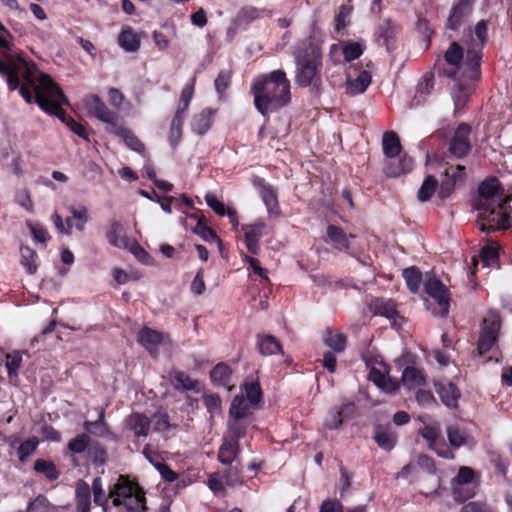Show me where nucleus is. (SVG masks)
I'll use <instances>...</instances> for the list:
<instances>
[{
  "instance_id": "f704fd0d",
  "label": "nucleus",
  "mask_w": 512,
  "mask_h": 512,
  "mask_svg": "<svg viewBox=\"0 0 512 512\" xmlns=\"http://www.w3.org/2000/svg\"><path fill=\"white\" fill-rule=\"evenodd\" d=\"M251 422L252 419L228 416L227 432L224 436L239 441L242 437L245 436L246 430Z\"/></svg>"
},
{
  "instance_id": "4468645a",
  "label": "nucleus",
  "mask_w": 512,
  "mask_h": 512,
  "mask_svg": "<svg viewBox=\"0 0 512 512\" xmlns=\"http://www.w3.org/2000/svg\"><path fill=\"white\" fill-rule=\"evenodd\" d=\"M264 10H260L254 6L242 7L232 20L226 32L228 41H232L239 30H246L248 26L255 20L262 17Z\"/></svg>"
},
{
  "instance_id": "8fccbe9b",
  "label": "nucleus",
  "mask_w": 512,
  "mask_h": 512,
  "mask_svg": "<svg viewBox=\"0 0 512 512\" xmlns=\"http://www.w3.org/2000/svg\"><path fill=\"white\" fill-rule=\"evenodd\" d=\"M22 363V354L19 351H14L6 355L5 367L7 369L8 378L13 381L18 378V369Z\"/></svg>"
},
{
  "instance_id": "aec40b11",
  "label": "nucleus",
  "mask_w": 512,
  "mask_h": 512,
  "mask_svg": "<svg viewBox=\"0 0 512 512\" xmlns=\"http://www.w3.org/2000/svg\"><path fill=\"white\" fill-rule=\"evenodd\" d=\"M254 184L260 188L261 198L267 208L269 215L271 216H279L280 208L278 204L277 194L274 191L273 187L266 183V181L262 178H258L255 180Z\"/></svg>"
},
{
  "instance_id": "7c9ffc66",
  "label": "nucleus",
  "mask_w": 512,
  "mask_h": 512,
  "mask_svg": "<svg viewBox=\"0 0 512 512\" xmlns=\"http://www.w3.org/2000/svg\"><path fill=\"white\" fill-rule=\"evenodd\" d=\"M118 44L125 52L134 53L139 50L141 41L130 26H124L118 36Z\"/></svg>"
},
{
  "instance_id": "39448f33",
  "label": "nucleus",
  "mask_w": 512,
  "mask_h": 512,
  "mask_svg": "<svg viewBox=\"0 0 512 512\" xmlns=\"http://www.w3.org/2000/svg\"><path fill=\"white\" fill-rule=\"evenodd\" d=\"M114 506H124L126 512H146L145 492L137 484L123 476L119 477L113 491L110 492Z\"/></svg>"
},
{
  "instance_id": "f3484780",
  "label": "nucleus",
  "mask_w": 512,
  "mask_h": 512,
  "mask_svg": "<svg viewBox=\"0 0 512 512\" xmlns=\"http://www.w3.org/2000/svg\"><path fill=\"white\" fill-rule=\"evenodd\" d=\"M414 167V160L407 154L399 159L389 158L384 162L383 172L387 177L396 178L410 172Z\"/></svg>"
},
{
  "instance_id": "79ce46f5",
  "label": "nucleus",
  "mask_w": 512,
  "mask_h": 512,
  "mask_svg": "<svg viewBox=\"0 0 512 512\" xmlns=\"http://www.w3.org/2000/svg\"><path fill=\"white\" fill-rule=\"evenodd\" d=\"M228 416L252 419L250 404L247 403L243 394L234 396L230 404Z\"/></svg>"
},
{
  "instance_id": "13d9d810",
  "label": "nucleus",
  "mask_w": 512,
  "mask_h": 512,
  "mask_svg": "<svg viewBox=\"0 0 512 512\" xmlns=\"http://www.w3.org/2000/svg\"><path fill=\"white\" fill-rule=\"evenodd\" d=\"M26 226L29 229L33 239L39 243H46L49 240L48 231L39 222L31 220L26 221Z\"/></svg>"
},
{
  "instance_id": "6e6552de",
  "label": "nucleus",
  "mask_w": 512,
  "mask_h": 512,
  "mask_svg": "<svg viewBox=\"0 0 512 512\" xmlns=\"http://www.w3.org/2000/svg\"><path fill=\"white\" fill-rule=\"evenodd\" d=\"M21 62L23 64V69L17 67L12 61L0 60V75L6 77L7 86L10 91H14L16 89L20 91L22 86H26L32 94L35 95L34 88L26 82L24 74L29 66H37L34 63H28L25 60H21ZM37 73L38 75L43 74L42 72H39V70H37Z\"/></svg>"
},
{
  "instance_id": "49530a36",
  "label": "nucleus",
  "mask_w": 512,
  "mask_h": 512,
  "mask_svg": "<svg viewBox=\"0 0 512 512\" xmlns=\"http://www.w3.org/2000/svg\"><path fill=\"white\" fill-rule=\"evenodd\" d=\"M33 468L37 473L43 474L50 481L57 480L60 476V471L51 461L37 459L34 462Z\"/></svg>"
},
{
  "instance_id": "864d4df0",
  "label": "nucleus",
  "mask_w": 512,
  "mask_h": 512,
  "mask_svg": "<svg viewBox=\"0 0 512 512\" xmlns=\"http://www.w3.org/2000/svg\"><path fill=\"white\" fill-rule=\"evenodd\" d=\"M437 186L438 182L436 178L432 175L427 176L418 190V200L420 202L429 201L435 193Z\"/></svg>"
},
{
  "instance_id": "a878e982",
  "label": "nucleus",
  "mask_w": 512,
  "mask_h": 512,
  "mask_svg": "<svg viewBox=\"0 0 512 512\" xmlns=\"http://www.w3.org/2000/svg\"><path fill=\"white\" fill-rule=\"evenodd\" d=\"M328 240L334 245V247L340 251L347 252L350 248L349 240L354 239V234H347L345 231L336 225H329L327 227Z\"/></svg>"
},
{
  "instance_id": "4d7b16f0",
  "label": "nucleus",
  "mask_w": 512,
  "mask_h": 512,
  "mask_svg": "<svg viewBox=\"0 0 512 512\" xmlns=\"http://www.w3.org/2000/svg\"><path fill=\"white\" fill-rule=\"evenodd\" d=\"M353 408L354 405L352 403L343 404L339 410L330 413L329 417L325 422V426L331 430L339 428L343 422V413L346 410Z\"/></svg>"
},
{
  "instance_id": "f8f14e48",
  "label": "nucleus",
  "mask_w": 512,
  "mask_h": 512,
  "mask_svg": "<svg viewBox=\"0 0 512 512\" xmlns=\"http://www.w3.org/2000/svg\"><path fill=\"white\" fill-rule=\"evenodd\" d=\"M501 321L496 313H489L483 320L482 331L478 340L479 353L486 354L491 350L498 338Z\"/></svg>"
},
{
  "instance_id": "37998d69",
  "label": "nucleus",
  "mask_w": 512,
  "mask_h": 512,
  "mask_svg": "<svg viewBox=\"0 0 512 512\" xmlns=\"http://www.w3.org/2000/svg\"><path fill=\"white\" fill-rule=\"evenodd\" d=\"M38 255L35 250L27 245L20 246V263L30 275L36 273L38 269Z\"/></svg>"
},
{
  "instance_id": "bb28decb",
  "label": "nucleus",
  "mask_w": 512,
  "mask_h": 512,
  "mask_svg": "<svg viewBox=\"0 0 512 512\" xmlns=\"http://www.w3.org/2000/svg\"><path fill=\"white\" fill-rule=\"evenodd\" d=\"M110 133L122 138L126 146L131 150L138 153H143L145 151L144 144L131 130L125 128L121 122L114 125Z\"/></svg>"
},
{
  "instance_id": "9d476101",
  "label": "nucleus",
  "mask_w": 512,
  "mask_h": 512,
  "mask_svg": "<svg viewBox=\"0 0 512 512\" xmlns=\"http://www.w3.org/2000/svg\"><path fill=\"white\" fill-rule=\"evenodd\" d=\"M503 189L499 187V182L496 178L483 181L478 187V196L473 200V208H483L488 205L503 202L505 197Z\"/></svg>"
},
{
  "instance_id": "20e7f679",
  "label": "nucleus",
  "mask_w": 512,
  "mask_h": 512,
  "mask_svg": "<svg viewBox=\"0 0 512 512\" xmlns=\"http://www.w3.org/2000/svg\"><path fill=\"white\" fill-rule=\"evenodd\" d=\"M511 198L512 196H507L503 202L483 208H474L478 211L477 224L482 232L492 233L509 229L512 226L511 207L509 205Z\"/></svg>"
},
{
  "instance_id": "2f4dec72",
  "label": "nucleus",
  "mask_w": 512,
  "mask_h": 512,
  "mask_svg": "<svg viewBox=\"0 0 512 512\" xmlns=\"http://www.w3.org/2000/svg\"><path fill=\"white\" fill-rule=\"evenodd\" d=\"M150 426L151 420L142 413H132L127 419V427L136 437H146Z\"/></svg>"
},
{
  "instance_id": "5701e85b",
  "label": "nucleus",
  "mask_w": 512,
  "mask_h": 512,
  "mask_svg": "<svg viewBox=\"0 0 512 512\" xmlns=\"http://www.w3.org/2000/svg\"><path fill=\"white\" fill-rule=\"evenodd\" d=\"M447 438L451 448L459 449L463 446H473L474 438L464 428L457 425H451L447 427Z\"/></svg>"
},
{
  "instance_id": "b1692460",
  "label": "nucleus",
  "mask_w": 512,
  "mask_h": 512,
  "mask_svg": "<svg viewBox=\"0 0 512 512\" xmlns=\"http://www.w3.org/2000/svg\"><path fill=\"white\" fill-rule=\"evenodd\" d=\"M455 80H457V83L452 89V98L455 105V111L460 112L468 101L472 92V87L466 82L468 79L461 76H458Z\"/></svg>"
},
{
  "instance_id": "2eb2a0df",
  "label": "nucleus",
  "mask_w": 512,
  "mask_h": 512,
  "mask_svg": "<svg viewBox=\"0 0 512 512\" xmlns=\"http://www.w3.org/2000/svg\"><path fill=\"white\" fill-rule=\"evenodd\" d=\"M475 476V472L468 466H461L458 474L453 481V497L458 502H464L472 498L475 494L474 488H468L465 493H462L463 485H471Z\"/></svg>"
},
{
  "instance_id": "0eeeda50",
  "label": "nucleus",
  "mask_w": 512,
  "mask_h": 512,
  "mask_svg": "<svg viewBox=\"0 0 512 512\" xmlns=\"http://www.w3.org/2000/svg\"><path fill=\"white\" fill-rule=\"evenodd\" d=\"M436 69L440 76H445L450 79H456L458 76H461L465 79H469V81L475 80L470 79L463 73L465 70L464 51L456 41H453L449 45L444 53V63L438 62Z\"/></svg>"
},
{
  "instance_id": "58836bf2",
  "label": "nucleus",
  "mask_w": 512,
  "mask_h": 512,
  "mask_svg": "<svg viewBox=\"0 0 512 512\" xmlns=\"http://www.w3.org/2000/svg\"><path fill=\"white\" fill-rule=\"evenodd\" d=\"M257 346L263 356H271L282 353V346L276 337L272 335H258Z\"/></svg>"
},
{
  "instance_id": "7ed1b4c3",
  "label": "nucleus",
  "mask_w": 512,
  "mask_h": 512,
  "mask_svg": "<svg viewBox=\"0 0 512 512\" xmlns=\"http://www.w3.org/2000/svg\"><path fill=\"white\" fill-rule=\"evenodd\" d=\"M295 62V83L319 91L322 84V51L310 37L292 47Z\"/></svg>"
},
{
  "instance_id": "4be33fe9",
  "label": "nucleus",
  "mask_w": 512,
  "mask_h": 512,
  "mask_svg": "<svg viewBox=\"0 0 512 512\" xmlns=\"http://www.w3.org/2000/svg\"><path fill=\"white\" fill-rule=\"evenodd\" d=\"M240 452L239 441L226 437H223L222 444L218 451V461L225 466H230L237 458Z\"/></svg>"
},
{
  "instance_id": "f257e3e1",
  "label": "nucleus",
  "mask_w": 512,
  "mask_h": 512,
  "mask_svg": "<svg viewBox=\"0 0 512 512\" xmlns=\"http://www.w3.org/2000/svg\"><path fill=\"white\" fill-rule=\"evenodd\" d=\"M24 78L35 90V95H33L26 86L20 88V95L26 103H36L43 112L57 117L66 124L74 134L84 140H89L86 128L72 117L67 116L63 106L69 105V100L48 74L38 75L36 67L31 65L27 68Z\"/></svg>"
},
{
  "instance_id": "c9c22d12",
  "label": "nucleus",
  "mask_w": 512,
  "mask_h": 512,
  "mask_svg": "<svg viewBox=\"0 0 512 512\" xmlns=\"http://www.w3.org/2000/svg\"><path fill=\"white\" fill-rule=\"evenodd\" d=\"M399 32V26L390 19L384 20L377 27V36L383 40L387 51H391L392 43Z\"/></svg>"
},
{
  "instance_id": "412c9836",
  "label": "nucleus",
  "mask_w": 512,
  "mask_h": 512,
  "mask_svg": "<svg viewBox=\"0 0 512 512\" xmlns=\"http://www.w3.org/2000/svg\"><path fill=\"white\" fill-rule=\"evenodd\" d=\"M369 309L379 316L386 317L387 319L396 323L399 314L396 310V305L393 300L385 298H374L369 304Z\"/></svg>"
},
{
  "instance_id": "c85d7f7f",
  "label": "nucleus",
  "mask_w": 512,
  "mask_h": 512,
  "mask_svg": "<svg viewBox=\"0 0 512 512\" xmlns=\"http://www.w3.org/2000/svg\"><path fill=\"white\" fill-rule=\"evenodd\" d=\"M215 110L205 108L194 115L191 120V130L197 135H204L212 126Z\"/></svg>"
},
{
  "instance_id": "6ab92c4d",
  "label": "nucleus",
  "mask_w": 512,
  "mask_h": 512,
  "mask_svg": "<svg viewBox=\"0 0 512 512\" xmlns=\"http://www.w3.org/2000/svg\"><path fill=\"white\" fill-rule=\"evenodd\" d=\"M83 428L93 436L107 438L115 442L118 440L117 435L110 430L105 422V410L103 408L99 412L98 419L96 421H85Z\"/></svg>"
},
{
  "instance_id": "0e129e2a",
  "label": "nucleus",
  "mask_w": 512,
  "mask_h": 512,
  "mask_svg": "<svg viewBox=\"0 0 512 512\" xmlns=\"http://www.w3.org/2000/svg\"><path fill=\"white\" fill-rule=\"evenodd\" d=\"M445 178L441 181L440 188L438 190V196L445 200L447 199L451 193L454 190L455 185L457 182H454L453 179H450V170L449 168H446L444 171Z\"/></svg>"
},
{
  "instance_id": "c756f323",
  "label": "nucleus",
  "mask_w": 512,
  "mask_h": 512,
  "mask_svg": "<svg viewBox=\"0 0 512 512\" xmlns=\"http://www.w3.org/2000/svg\"><path fill=\"white\" fill-rule=\"evenodd\" d=\"M75 500L77 512H90L91 489L87 482L80 479L76 483Z\"/></svg>"
},
{
  "instance_id": "e2e57ef3",
  "label": "nucleus",
  "mask_w": 512,
  "mask_h": 512,
  "mask_svg": "<svg viewBox=\"0 0 512 512\" xmlns=\"http://www.w3.org/2000/svg\"><path fill=\"white\" fill-rule=\"evenodd\" d=\"M193 232L200 236L204 241H217L219 245H221V240L217 234L210 227L206 226L201 220L197 222Z\"/></svg>"
},
{
  "instance_id": "09e8293b",
  "label": "nucleus",
  "mask_w": 512,
  "mask_h": 512,
  "mask_svg": "<svg viewBox=\"0 0 512 512\" xmlns=\"http://www.w3.org/2000/svg\"><path fill=\"white\" fill-rule=\"evenodd\" d=\"M323 340L325 345L335 352H343L346 348V336L342 333H334L331 329H327Z\"/></svg>"
},
{
  "instance_id": "1a4fd4ad",
  "label": "nucleus",
  "mask_w": 512,
  "mask_h": 512,
  "mask_svg": "<svg viewBox=\"0 0 512 512\" xmlns=\"http://www.w3.org/2000/svg\"><path fill=\"white\" fill-rule=\"evenodd\" d=\"M471 132L472 128L467 123H461L457 126L453 136L448 141L447 157L462 159L470 153L472 149Z\"/></svg>"
},
{
  "instance_id": "c03bdc74",
  "label": "nucleus",
  "mask_w": 512,
  "mask_h": 512,
  "mask_svg": "<svg viewBox=\"0 0 512 512\" xmlns=\"http://www.w3.org/2000/svg\"><path fill=\"white\" fill-rule=\"evenodd\" d=\"M371 83V75L367 71H362L354 80L347 82V94L355 96L366 91Z\"/></svg>"
},
{
  "instance_id": "774afa93",
  "label": "nucleus",
  "mask_w": 512,
  "mask_h": 512,
  "mask_svg": "<svg viewBox=\"0 0 512 512\" xmlns=\"http://www.w3.org/2000/svg\"><path fill=\"white\" fill-rule=\"evenodd\" d=\"M231 82V73L227 70H221L217 76V78L214 81V86L221 97L226 89L229 87Z\"/></svg>"
},
{
  "instance_id": "e433bc0d",
  "label": "nucleus",
  "mask_w": 512,
  "mask_h": 512,
  "mask_svg": "<svg viewBox=\"0 0 512 512\" xmlns=\"http://www.w3.org/2000/svg\"><path fill=\"white\" fill-rule=\"evenodd\" d=\"M437 393L442 403L449 408H456L460 392L452 382L440 384L437 386Z\"/></svg>"
},
{
  "instance_id": "9b49d317",
  "label": "nucleus",
  "mask_w": 512,
  "mask_h": 512,
  "mask_svg": "<svg viewBox=\"0 0 512 512\" xmlns=\"http://www.w3.org/2000/svg\"><path fill=\"white\" fill-rule=\"evenodd\" d=\"M84 104L90 115L107 124V132H111L114 125L119 124L120 117L111 111L96 94H89L84 98Z\"/></svg>"
},
{
  "instance_id": "ddd939ff",
  "label": "nucleus",
  "mask_w": 512,
  "mask_h": 512,
  "mask_svg": "<svg viewBox=\"0 0 512 512\" xmlns=\"http://www.w3.org/2000/svg\"><path fill=\"white\" fill-rule=\"evenodd\" d=\"M425 292L433 298L439 310L435 313L440 317H445L449 313L450 293L448 288L437 278H430L424 284Z\"/></svg>"
},
{
  "instance_id": "ea45409f",
  "label": "nucleus",
  "mask_w": 512,
  "mask_h": 512,
  "mask_svg": "<svg viewBox=\"0 0 512 512\" xmlns=\"http://www.w3.org/2000/svg\"><path fill=\"white\" fill-rule=\"evenodd\" d=\"M172 383L176 390H185L199 392V381L192 379L183 371H173L171 373Z\"/></svg>"
},
{
  "instance_id": "5fc2aeb1",
  "label": "nucleus",
  "mask_w": 512,
  "mask_h": 512,
  "mask_svg": "<svg viewBox=\"0 0 512 512\" xmlns=\"http://www.w3.org/2000/svg\"><path fill=\"white\" fill-rule=\"evenodd\" d=\"M39 440L36 437H31L20 444L17 449L19 461L25 463L29 456H31L39 446Z\"/></svg>"
},
{
  "instance_id": "3c124183",
  "label": "nucleus",
  "mask_w": 512,
  "mask_h": 512,
  "mask_svg": "<svg viewBox=\"0 0 512 512\" xmlns=\"http://www.w3.org/2000/svg\"><path fill=\"white\" fill-rule=\"evenodd\" d=\"M90 445V436L87 433H81L69 440L67 449L72 454H81L89 450Z\"/></svg>"
},
{
  "instance_id": "473e14b6",
  "label": "nucleus",
  "mask_w": 512,
  "mask_h": 512,
  "mask_svg": "<svg viewBox=\"0 0 512 512\" xmlns=\"http://www.w3.org/2000/svg\"><path fill=\"white\" fill-rule=\"evenodd\" d=\"M373 439L381 449L391 451L396 445L397 436L389 427L376 426Z\"/></svg>"
},
{
  "instance_id": "69168bd1",
  "label": "nucleus",
  "mask_w": 512,
  "mask_h": 512,
  "mask_svg": "<svg viewBox=\"0 0 512 512\" xmlns=\"http://www.w3.org/2000/svg\"><path fill=\"white\" fill-rule=\"evenodd\" d=\"M480 258L484 267H492L497 264L498 251L495 247L485 246L481 249Z\"/></svg>"
},
{
  "instance_id": "de8ad7c7",
  "label": "nucleus",
  "mask_w": 512,
  "mask_h": 512,
  "mask_svg": "<svg viewBox=\"0 0 512 512\" xmlns=\"http://www.w3.org/2000/svg\"><path fill=\"white\" fill-rule=\"evenodd\" d=\"M402 276L406 281L408 289L412 293H417L420 289V285L422 282L421 271L418 268L412 266L404 269L402 272Z\"/></svg>"
},
{
  "instance_id": "72a5a7b5",
  "label": "nucleus",
  "mask_w": 512,
  "mask_h": 512,
  "mask_svg": "<svg viewBox=\"0 0 512 512\" xmlns=\"http://www.w3.org/2000/svg\"><path fill=\"white\" fill-rule=\"evenodd\" d=\"M232 374L233 371L231 367L225 362H220L211 369L210 379L214 385L228 387V390L230 391L231 387H229V383L231 381Z\"/></svg>"
},
{
  "instance_id": "338daca9",
  "label": "nucleus",
  "mask_w": 512,
  "mask_h": 512,
  "mask_svg": "<svg viewBox=\"0 0 512 512\" xmlns=\"http://www.w3.org/2000/svg\"><path fill=\"white\" fill-rule=\"evenodd\" d=\"M153 428L156 432H163L170 429L169 415L166 412H157L153 415L151 420Z\"/></svg>"
},
{
  "instance_id": "603ef678",
  "label": "nucleus",
  "mask_w": 512,
  "mask_h": 512,
  "mask_svg": "<svg viewBox=\"0 0 512 512\" xmlns=\"http://www.w3.org/2000/svg\"><path fill=\"white\" fill-rule=\"evenodd\" d=\"M202 398L210 418H214L222 413V400L218 394L204 393Z\"/></svg>"
},
{
  "instance_id": "f03ea898",
  "label": "nucleus",
  "mask_w": 512,
  "mask_h": 512,
  "mask_svg": "<svg viewBox=\"0 0 512 512\" xmlns=\"http://www.w3.org/2000/svg\"><path fill=\"white\" fill-rule=\"evenodd\" d=\"M251 92L254 105L263 116L281 109L291 101L290 82L283 70H274L256 78Z\"/></svg>"
},
{
  "instance_id": "423d86ee",
  "label": "nucleus",
  "mask_w": 512,
  "mask_h": 512,
  "mask_svg": "<svg viewBox=\"0 0 512 512\" xmlns=\"http://www.w3.org/2000/svg\"><path fill=\"white\" fill-rule=\"evenodd\" d=\"M475 35L477 43L468 48L465 55L464 75L470 79H479L481 76L480 61L482 58V48L487 42L488 22L480 20L475 26Z\"/></svg>"
},
{
  "instance_id": "680f3d73",
  "label": "nucleus",
  "mask_w": 512,
  "mask_h": 512,
  "mask_svg": "<svg viewBox=\"0 0 512 512\" xmlns=\"http://www.w3.org/2000/svg\"><path fill=\"white\" fill-rule=\"evenodd\" d=\"M195 81H196L195 77L191 78L190 82L187 83L185 85V87L183 88L181 95H180L179 105H178L177 109H183L184 111H187L189 104L194 95Z\"/></svg>"
},
{
  "instance_id": "052dcab7",
  "label": "nucleus",
  "mask_w": 512,
  "mask_h": 512,
  "mask_svg": "<svg viewBox=\"0 0 512 512\" xmlns=\"http://www.w3.org/2000/svg\"><path fill=\"white\" fill-rule=\"evenodd\" d=\"M344 61L350 62L359 58L364 52V45L359 42L348 41L343 45Z\"/></svg>"
},
{
  "instance_id": "bf43d9fd",
  "label": "nucleus",
  "mask_w": 512,
  "mask_h": 512,
  "mask_svg": "<svg viewBox=\"0 0 512 512\" xmlns=\"http://www.w3.org/2000/svg\"><path fill=\"white\" fill-rule=\"evenodd\" d=\"M88 452L91 457L92 463L95 466H102L106 463L107 452L106 449L100 443H92L89 447Z\"/></svg>"
},
{
  "instance_id": "4c0bfd02",
  "label": "nucleus",
  "mask_w": 512,
  "mask_h": 512,
  "mask_svg": "<svg viewBox=\"0 0 512 512\" xmlns=\"http://www.w3.org/2000/svg\"><path fill=\"white\" fill-rule=\"evenodd\" d=\"M402 146L396 132L386 131L382 138V150L387 159L395 158L401 152Z\"/></svg>"
},
{
  "instance_id": "a211bd4d",
  "label": "nucleus",
  "mask_w": 512,
  "mask_h": 512,
  "mask_svg": "<svg viewBox=\"0 0 512 512\" xmlns=\"http://www.w3.org/2000/svg\"><path fill=\"white\" fill-rule=\"evenodd\" d=\"M266 229L267 226L263 221H257L242 227V230L245 232V244L250 253L258 254L260 250L259 240L267 233Z\"/></svg>"
},
{
  "instance_id": "393cba45",
  "label": "nucleus",
  "mask_w": 512,
  "mask_h": 512,
  "mask_svg": "<svg viewBox=\"0 0 512 512\" xmlns=\"http://www.w3.org/2000/svg\"><path fill=\"white\" fill-rule=\"evenodd\" d=\"M137 340L152 356H156L163 335L154 329L143 328L138 332Z\"/></svg>"
},
{
  "instance_id": "dca6fc26",
  "label": "nucleus",
  "mask_w": 512,
  "mask_h": 512,
  "mask_svg": "<svg viewBox=\"0 0 512 512\" xmlns=\"http://www.w3.org/2000/svg\"><path fill=\"white\" fill-rule=\"evenodd\" d=\"M474 0H455L447 20L446 28L456 31L466 21L473 9Z\"/></svg>"
},
{
  "instance_id": "cd10ccee",
  "label": "nucleus",
  "mask_w": 512,
  "mask_h": 512,
  "mask_svg": "<svg viewBox=\"0 0 512 512\" xmlns=\"http://www.w3.org/2000/svg\"><path fill=\"white\" fill-rule=\"evenodd\" d=\"M110 245L117 248H128L130 240L124 234L123 225L117 220H111L106 234Z\"/></svg>"
},
{
  "instance_id": "a19ab883",
  "label": "nucleus",
  "mask_w": 512,
  "mask_h": 512,
  "mask_svg": "<svg viewBox=\"0 0 512 512\" xmlns=\"http://www.w3.org/2000/svg\"><path fill=\"white\" fill-rule=\"evenodd\" d=\"M240 388L251 406L258 405L262 401L263 394L258 380L247 378Z\"/></svg>"
},
{
  "instance_id": "6e6d98bb",
  "label": "nucleus",
  "mask_w": 512,
  "mask_h": 512,
  "mask_svg": "<svg viewBox=\"0 0 512 512\" xmlns=\"http://www.w3.org/2000/svg\"><path fill=\"white\" fill-rule=\"evenodd\" d=\"M69 212L73 220L76 221L75 228L78 231H83L88 222V209L84 205H79L78 207L71 206Z\"/></svg>"
},
{
  "instance_id": "a18cd8bd",
  "label": "nucleus",
  "mask_w": 512,
  "mask_h": 512,
  "mask_svg": "<svg viewBox=\"0 0 512 512\" xmlns=\"http://www.w3.org/2000/svg\"><path fill=\"white\" fill-rule=\"evenodd\" d=\"M402 384L408 389H413L425 383L422 372L415 368L408 366L404 369L401 377Z\"/></svg>"
}]
</instances>
